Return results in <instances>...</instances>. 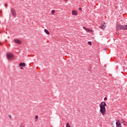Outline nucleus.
<instances>
[{"label":"nucleus","mask_w":127,"mask_h":127,"mask_svg":"<svg viewBox=\"0 0 127 127\" xmlns=\"http://www.w3.org/2000/svg\"><path fill=\"white\" fill-rule=\"evenodd\" d=\"M71 13H72V15H75L76 16L78 14V12H77L76 10H73L71 11Z\"/></svg>","instance_id":"obj_7"},{"label":"nucleus","mask_w":127,"mask_h":127,"mask_svg":"<svg viewBox=\"0 0 127 127\" xmlns=\"http://www.w3.org/2000/svg\"><path fill=\"white\" fill-rule=\"evenodd\" d=\"M112 126L113 127H121V123H120V121H117L116 122V125L115 124V126H114V123H111Z\"/></svg>","instance_id":"obj_4"},{"label":"nucleus","mask_w":127,"mask_h":127,"mask_svg":"<svg viewBox=\"0 0 127 127\" xmlns=\"http://www.w3.org/2000/svg\"><path fill=\"white\" fill-rule=\"evenodd\" d=\"M20 127H25L24 125H21Z\"/></svg>","instance_id":"obj_17"},{"label":"nucleus","mask_w":127,"mask_h":127,"mask_svg":"<svg viewBox=\"0 0 127 127\" xmlns=\"http://www.w3.org/2000/svg\"><path fill=\"white\" fill-rule=\"evenodd\" d=\"M20 69H23L22 67H20Z\"/></svg>","instance_id":"obj_23"},{"label":"nucleus","mask_w":127,"mask_h":127,"mask_svg":"<svg viewBox=\"0 0 127 127\" xmlns=\"http://www.w3.org/2000/svg\"><path fill=\"white\" fill-rule=\"evenodd\" d=\"M4 5H5V7H7V4H5Z\"/></svg>","instance_id":"obj_16"},{"label":"nucleus","mask_w":127,"mask_h":127,"mask_svg":"<svg viewBox=\"0 0 127 127\" xmlns=\"http://www.w3.org/2000/svg\"><path fill=\"white\" fill-rule=\"evenodd\" d=\"M107 106V104L106 102H102L99 105V107L100 108V113H101L103 116H105L106 115V107Z\"/></svg>","instance_id":"obj_1"},{"label":"nucleus","mask_w":127,"mask_h":127,"mask_svg":"<svg viewBox=\"0 0 127 127\" xmlns=\"http://www.w3.org/2000/svg\"><path fill=\"white\" fill-rule=\"evenodd\" d=\"M79 10H80V11L82 10V8L80 7V8H79Z\"/></svg>","instance_id":"obj_19"},{"label":"nucleus","mask_w":127,"mask_h":127,"mask_svg":"<svg viewBox=\"0 0 127 127\" xmlns=\"http://www.w3.org/2000/svg\"><path fill=\"white\" fill-rule=\"evenodd\" d=\"M11 12L12 13V15L14 17H15L16 16V13L15 12V10L13 8L11 9Z\"/></svg>","instance_id":"obj_5"},{"label":"nucleus","mask_w":127,"mask_h":127,"mask_svg":"<svg viewBox=\"0 0 127 127\" xmlns=\"http://www.w3.org/2000/svg\"><path fill=\"white\" fill-rule=\"evenodd\" d=\"M19 66H22V67H25V63H20L19 64Z\"/></svg>","instance_id":"obj_8"},{"label":"nucleus","mask_w":127,"mask_h":127,"mask_svg":"<svg viewBox=\"0 0 127 127\" xmlns=\"http://www.w3.org/2000/svg\"><path fill=\"white\" fill-rule=\"evenodd\" d=\"M22 43V42H21V40H19V39L16 40V44H21Z\"/></svg>","instance_id":"obj_9"},{"label":"nucleus","mask_w":127,"mask_h":127,"mask_svg":"<svg viewBox=\"0 0 127 127\" xmlns=\"http://www.w3.org/2000/svg\"><path fill=\"white\" fill-rule=\"evenodd\" d=\"M44 31L45 32V33H46V34H48V35H49V34H50L49 31H48V30H47L46 29H45Z\"/></svg>","instance_id":"obj_10"},{"label":"nucleus","mask_w":127,"mask_h":127,"mask_svg":"<svg viewBox=\"0 0 127 127\" xmlns=\"http://www.w3.org/2000/svg\"><path fill=\"white\" fill-rule=\"evenodd\" d=\"M99 28H101V29H105V25H101V26H100L99 27Z\"/></svg>","instance_id":"obj_11"},{"label":"nucleus","mask_w":127,"mask_h":127,"mask_svg":"<svg viewBox=\"0 0 127 127\" xmlns=\"http://www.w3.org/2000/svg\"><path fill=\"white\" fill-rule=\"evenodd\" d=\"M88 45H92V42H88Z\"/></svg>","instance_id":"obj_14"},{"label":"nucleus","mask_w":127,"mask_h":127,"mask_svg":"<svg viewBox=\"0 0 127 127\" xmlns=\"http://www.w3.org/2000/svg\"><path fill=\"white\" fill-rule=\"evenodd\" d=\"M51 12L52 14H54V13H55V10H52Z\"/></svg>","instance_id":"obj_13"},{"label":"nucleus","mask_w":127,"mask_h":127,"mask_svg":"<svg viewBox=\"0 0 127 127\" xmlns=\"http://www.w3.org/2000/svg\"><path fill=\"white\" fill-rule=\"evenodd\" d=\"M83 29L86 30V31H87V32L93 33L94 32V31H93V30L90 29H87L86 27H83Z\"/></svg>","instance_id":"obj_6"},{"label":"nucleus","mask_w":127,"mask_h":127,"mask_svg":"<svg viewBox=\"0 0 127 127\" xmlns=\"http://www.w3.org/2000/svg\"><path fill=\"white\" fill-rule=\"evenodd\" d=\"M6 56L8 60H12L13 59H14V56L11 53H7Z\"/></svg>","instance_id":"obj_3"},{"label":"nucleus","mask_w":127,"mask_h":127,"mask_svg":"<svg viewBox=\"0 0 127 127\" xmlns=\"http://www.w3.org/2000/svg\"><path fill=\"white\" fill-rule=\"evenodd\" d=\"M66 127H71V126H70V125H69V123H66Z\"/></svg>","instance_id":"obj_12"},{"label":"nucleus","mask_w":127,"mask_h":127,"mask_svg":"<svg viewBox=\"0 0 127 127\" xmlns=\"http://www.w3.org/2000/svg\"><path fill=\"white\" fill-rule=\"evenodd\" d=\"M108 98L107 97L104 98V100L106 101Z\"/></svg>","instance_id":"obj_21"},{"label":"nucleus","mask_w":127,"mask_h":127,"mask_svg":"<svg viewBox=\"0 0 127 127\" xmlns=\"http://www.w3.org/2000/svg\"><path fill=\"white\" fill-rule=\"evenodd\" d=\"M35 119H36V120H37V119H38V116L36 115L35 117Z\"/></svg>","instance_id":"obj_15"},{"label":"nucleus","mask_w":127,"mask_h":127,"mask_svg":"<svg viewBox=\"0 0 127 127\" xmlns=\"http://www.w3.org/2000/svg\"><path fill=\"white\" fill-rule=\"evenodd\" d=\"M8 117H9V119H11V116L9 115Z\"/></svg>","instance_id":"obj_18"},{"label":"nucleus","mask_w":127,"mask_h":127,"mask_svg":"<svg viewBox=\"0 0 127 127\" xmlns=\"http://www.w3.org/2000/svg\"><path fill=\"white\" fill-rule=\"evenodd\" d=\"M64 1H65V2H67L68 1V0H64Z\"/></svg>","instance_id":"obj_20"},{"label":"nucleus","mask_w":127,"mask_h":127,"mask_svg":"<svg viewBox=\"0 0 127 127\" xmlns=\"http://www.w3.org/2000/svg\"><path fill=\"white\" fill-rule=\"evenodd\" d=\"M14 41L15 43H16V39L14 40Z\"/></svg>","instance_id":"obj_22"},{"label":"nucleus","mask_w":127,"mask_h":127,"mask_svg":"<svg viewBox=\"0 0 127 127\" xmlns=\"http://www.w3.org/2000/svg\"><path fill=\"white\" fill-rule=\"evenodd\" d=\"M116 30H127V25H119L117 26Z\"/></svg>","instance_id":"obj_2"}]
</instances>
